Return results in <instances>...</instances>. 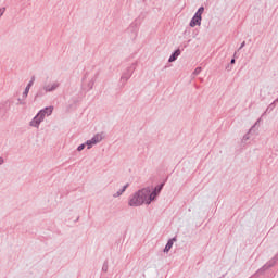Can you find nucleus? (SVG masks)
<instances>
[{
	"instance_id": "1",
	"label": "nucleus",
	"mask_w": 278,
	"mask_h": 278,
	"mask_svg": "<svg viewBox=\"0 0 278 278\" xmlns=\"http://www.w3.org/2000/svg\"><path fill=\"white\" fill-rule=\"evenodd\" d=\"M162 190V186L157 189L155 188L154 192L151 193L148 189H143L139 192H137L129 201V205L131 207H138L139 205H142V203H151L155 197H157V193Z\"/></svg>"
},
{
	"instance_id": "2",
	"label": "nucleus",
	"mask_w": 278,
	"mask_h": 278,
	"mask_svg": "<svg viewBox=\"0 0 278 278\" xmlns=\"http://www.w3.org/2000/svg\"><path fill=\"white\" fill-rule=\"evenodd\" d=\"M53 114V106L46 108L41 110L37 116L30 122L31 127H38L42 121H45V116H51Z\"/></svg>"
},
{
	"instance_id": "3",
	"label": "nucleus",
	"mask_w": 278,
	"mask_h": 278,
	"mask_svg": "<svg viewBox=\"0 0 278 278\" xmlns=\"http://www.w3.org/2000/svg\"><path fill=\"white\" fill-rule=\"evenodd\" d=\"M103 140V136L96 135L91 140L87 141L88 149H92V144H97Z\"/></svg>"
},
{
	"instance_id": "4",
	"label": "nucleus",
	"mask_w": 278,
	"mask_h": 278,
	"mask_svg": "<svg viewBox=\"0 0 278 278\" xmlns=\"http://www.w3.org/2000/svg\"><path fill=\"white\" fill-rule=\"evenodd\" d=\"M197 25H201V16L195 14L190 22V27H197Z\"/></svg>"
},
{
	"instance_id": "5",
	"label": "nucleus",
	"mask_w": 278,
	"mask_h": 278,
	"mask_svg": "<svg viewBox=\"0 0 278 278\" xmlns=\"http://www.w3.org/2000/svg\"><path fill=\"white\" fill-rule=\"evenodd\" d=\"M177 239L176 238H173L172 240H169L164 249V252L165 253H168L170 251V249H173V242H176Z\"/></svg>"
},
{
	"instance_id": "6",
	"label": "nucleus",
	"mask_w": 278,
	"mask_h": 278,
	"mask_svg": "<svg viewBox=\"0 0 278 278\" xmlns=\"http://www.w3.org/2000/svg\"><path fill=\"white\" fill-rule=\"evenodd\" d=\"M179 55H181V51L180 50H176L172 56L169 58V62H175V60H177V58H179Z\"/></svg>"
},
{
	"instance_id": "7",
	"label": "nucleus",
	"mask_w": 278,
	"mask_h": 278,
	"mask_svg": "<svg viewBox=\"0 0 278 278\" xmlns=\"http://www.w3.org/2000/svg\"><path fill=\"white\" fill-rule=\"evenodd\" d=\"M31 86H34V78L29 81V84L27 85L24 94L25 97H27V94H29V90L31 89Z\"/></svg>"
},
{
	"instance_id": "8",
	"label": "nucleus",
	"mask_w": 278,
	"mask_h": 278,
	"mask_svg": "<svg viewBox=\"0 0 278 278\" xmlns=\"http://www.w3.org/2000/svg\"><path fill=\"white\" fill-rule=\"evenodd\" d=\"M203 12H205V8L201 7V8L197 11L195 15H197V16H202Z\"/></svg>"
},
{
	"instance_id": "9",
	"label": "nucleus",
	"mask_w": 278,
	"mask_h": 278,
	"mask_svg": "<svg viewBox=\"0 0 278 278\" xmlns=\"http://www.w3.org/2000/svg\"><path fill=\"white\" fill-rule=\"evenodd\" d=\"M203 12H205V8L201 7V8L197 11L195 15H197V16H202Z\"/></svg>"
},
{
	"instance_id": "10",
	"label": "nucleus",
	"mask_w": 278,
	"mask_h": 278,
	"mask_svg": "<svg viewBox=\"0 0 278 278\" xmlns=\"http://www.w3.org/2000/svg\"><path fill=\"white\" fill-rule=\"evenodd\" d=\"M58 88V85H53L51 88L46 87V90H48V92H51V90H55Z\"/></svg>"
},
{
	"instance_id": "11",
	"label": "nucleus",
	"mask_w": 278,
	"mask_h": 278,
	"mask_svg": "<svg viewBox=\"0 0 278 278\" xmlns=\"http://www.w3.org/2000/svg\"><path fill=\"white\" fill-rule=\"evenodd\" d=\"M84 149H86V144H80V146L78 147V151H84Z\"/></svg>"
},
{
	"instance_id": "12",
	"label": "nucleus",
	"mask_w": 278,
	"mask_h": 278,
	"mask_svg": "<svg viewBox=\"0 0 278 278\" xmlns=\"http://www.w3.org/2000/svg\"><path fill=\"white\" fill-rule=\"evenodd\" d=\"M4 13H5V8L0 9V16H3Z\"/></svg>"
},
{
	"instance_id": "13",
	"label": "nucleus",
	"mask_w": 278,
	"mask_h": 278,
	"mask_svg": "<svg viewBox=\"0 0 278 278\" xmlns=\"http://www.w3.org/2000/svg\"><path fill=\"white\" fill-rule=\"evenodd\" d=\"M127 186H128V185L124 186L123 190L118 193V195H121L122 192H124L125 190H127Z\"/></svg>"
},
{
	"instance_id": "14",
	"label": "nucleus",
	"mask_w": 278,
	"mask_h": 278,
	"mask_svg": "<svg viewBox=\"0 0 278 278\" xmlns=\"http://www.w3.org/2000/svg\"><path fill=\"white\" fill-rule=\"evenodd\" d=\"M235 63H236V60H235V59H232V60H231V64H235Z\"/></svg>"
},
{
	"instance_id": "15",
	"label": "nucleus",
	"mask_w": 278,
	"mask_h": 278,
	"mask_svg": "<svg viewBox=\"0 0 278 278\" xmlns=\"http://www.w3.org/2000/svg\"><path fill=\"white\" fill-rule=\"evenodd\" d=\"M3 164V159H0V165Z\"/></svg>"
}]
</instances>
